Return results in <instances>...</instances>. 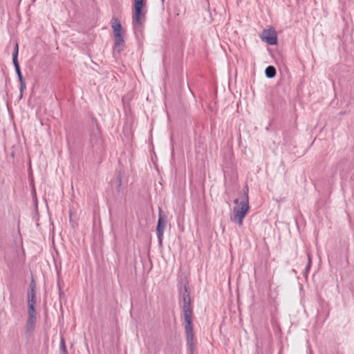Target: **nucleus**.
<instances>
[{"mask_svg": "<svg viewBox=\"0 0 354 354\" xmlns=\"http://www.w3.org/2000/svg\"><path fill=\"white\" fill-rule=\"evenodd\" d=\"M234 207L232 209L230 221L236 223L239 226H242L243 219L250 209L248 188L247 186L244 187L243 193L240 194L239 198L234 199Z\"/></svg>", "mask_w": 354, "mask_h": 354, "instance_id": "1", "label": "nucleus"}, {"mask_svg": "<svg viewBox=\"0 0 354 354\" xmlns=\"http://www.w3.org/2000/svg\"><path fill=\"white\" fill-rule=\"evenodd\" d=\"M111 24L114 36V48L118 52H120L122 50L124 44L122 35V26L120 21L118 19L113 17L111 19Z\"/></svg>", "mask_w": 354, "mask_h": 354, "instance_id": "2", "label": "nucleus"}, {"mask_svg": "<svg viewBox=\"0 0 354 354\" xmlns=\"http://www.w3.org/2000/svg\"><path fill=\"white\" fill-rule=\"evenodd\" d=\"M185 322V330L186 333V340L187 348L190 354H194L195 346L194 342V329L191 318H184Z\"/></svg>", "mask_w": 354, "mask_h": 354, "instance_id": "3", "label": "nucleus"}, {"mask_svg": "<svg viewBox=\"0 0 354 354\" xmlns=\"http://www.w3.org/2000/svg\"><path fill=\"white\" fill-rule=\"evenodd\" d=\"M167 225V216L162 214V210L159 209V218L156 227V232L159 243L161 244L165 229Z\"/></svg>", "mask_w": 354, "mask_h": 354, "instance_id": "4", "label": "nucleus"}, {"mask_svg": "<svg viewBox=\"0 0 354 354\" xmlns=\"http://www.w3.org/2000/svg\"><path fill=\"white\" fill-rule=\"evenodd\" d=\"M143 7V0H134L135 15L133 17V26H140L142 24V8Z\"/></svg>", "mask_w": 354, "mask_h": 354, "instance_id": "5", "label": "nucleus"}, {"mask_svg": "<svg viewBox=\"0 0 354 354\" xmlns=\"http://www.w3.org/2000/svg\"><path fill=\"white\" fill-rule=\"evenodd\" d=\"M262 41L270 45H275L277 43V35L272 29L264 30L261 35Z\"/></svg>", "mask_w": 354, "mask_h": 354, "instance_id": "6", "label": "nucleus"}, {"mask_svg": "<svg viewBox=\"0 0 354 354\" xmlns=\"http://www.w3.org/2000/svg\"><path fill=\"white\" fill-rule=\"evenodd\" d=\"M183 314L184 318L192 317V310L190 308L189 301H187L185 297H184Z\"/></svg>", "mask_w": 354, "mask_h": 354, "instance_id": "7", "label": "nucleus"}, {"mask_svg": "<svg viewBox=\"0 0 354 354\" xmlns=\"http://www.w3.org/2000/svg\"><path fill=\"white\" fill-rule=\"evenodd\" d=\"M36 292H28V306H32L36 304Z\"/></svg>", "mask_w": 354, "mask_h": 354, "instance_id": "8", "label": "nucleus"}, {"mask_svg": "<svg viewBox=\"0 0 354 354\" xmlns=\"http://www.w3.org/2000/svg\"><path fill=\"white\" fill-rule=\"evenodd\" d=\"M265 73L268 78H272L276 75V70L274 66H269L266 68Z\"/></svg>", "mask_w": 354, "mask_h": 354, "instance_id": "9", "label": "nucleus"}, {"mask_svg": "<svg viewBox=\"0 0 354 354\" xmlns=\"http://www.w3.org/2000/svg\"><path fill=\"white\" fill-rule=\"evenodd\" d=\"M36 320H37L36 317L28 316V324H27L28 329H32L34 327V326L36 323Z\"/></svg>", "mask_w": 354, "mask_h": 354, "instance_id": "10", "label": "nucleus"}, {"mask_svg": "<svg viewBox=\"0 0 354 354\" xmlns=\"http://www.w3.org/2000/svg\"><path fill=\"white\" fill-rule=\"evenodd\" d=\"M18 52H19V45L17 43L15 46L14 52L12 53V62L13 63H18Z\"/></svg>", "mask_w": 354, "mask_h": 354, "instance_id": "11", "label": "nucleus"}, {"mask_svg": "<svg viewBox=\"0 0 354 354\" xmlns=\"http://www.w3.org/2000/svg\"><path fill=\"white\" fill-rule=\"evenodd\" d=\"M13 64L15 66V68L16 73L17 74V76H18L19 82H22L24 80V79H23V76L21 75V71H20L19 62L18 63H13Z\"/></svg>", "mask_w": 354, "mask_h": 354, "instance_id": "12", "label": "nucleus"}, {"mask_svg": "<svg viewBox=\"0 0 354 354\" xmlns=\"http://www.w3.org/2000/svg\"><path fill=\"white\" fill-rule=\"evenodd\" d=\"M35 305L28 306V316L36 317Z\"/></svg>", "mask_w": 354, "mask_h": 354, "instance_id": "13", "label": "nucleus"}, {"mask_svg": "<svg viewBox=\"0 0 354 354\" xmlns=\"http://www.w3.org/2000/svg\"><path fill=\"white\" fill-rule=\"evenodd\" d=\"M60 348H61V351L62 352V354H67L65 342H64V340L63 339H61Z\"/></svg>", "mask_w": 354, "mask_h": 354, "instance_id": "14", "label": "nucleus"}, {"mask_svg": "<svg viewBox=\"0 0 354 354\" xmlns=\"http://www.w3.org/2000/svg\"><path fill=\"white\" fill-rule=\"evenodd\" d=\"M29 292H36V284L33 279L32 280V281L30 284V291Z\"/></svg>", "mask_w": 354, "mask_h": 354, "instance_id": "15", "label": "nucleus"}, {"mask_svg": "<svg viewBox=\"0 0 354 354\" xmlns=\"http://www.w3.org/2000/svg\"><path fill=\"white\" fill-rule=\"evenodd\" d=\"M20 82V91L22 92L24 89H26V84H25V82L24 80L22 82Z\"/></svg>", "mask_w": 354, "mask_h": 354, "instance_id": "16", "label": "nucleus"}, {"mask_svg": "<svg viewBox=\"0 0 354 354\" xmlns=\"http://www.w3.org/2000/svg\"><path fill=\"white\" fill-rule=\"evenodd\" d=\"M308 266L306 267L307 269L309 268V267L310 266V263H311V257H310V255L309 254H308Z\"/></svg>", "mask_w": 354, "mask_h": 354, "instance_id": "17", "label": "nucleus"}, {"mask_svg": "<svg viewBox=\"0 0 354 354\" xmlns=\"http://www.w3.org/2000/svg\"><path fill=\"white\" fill-rule=\"evenodd\" d=\"M121 185V180L119 179V182H118V187H120Z\"/></svg>", "mask_w": 354, "mask_h": 354, "instance_id": "18", "label": "nucleus"}, {"mask_svg": "<svg viewBox=\"0 0 354 354\" xmlns=\"http://www.w3.org/2000/svg\"><path fill=\"white\" fill-rule=\"evenodd\" d=\"M165 0H161L162 2H164Z\"/></svg>", "mask_w": 354, "mask_h": 354, "instance_id": "19", "label": "nucleus"}]
</instances>
